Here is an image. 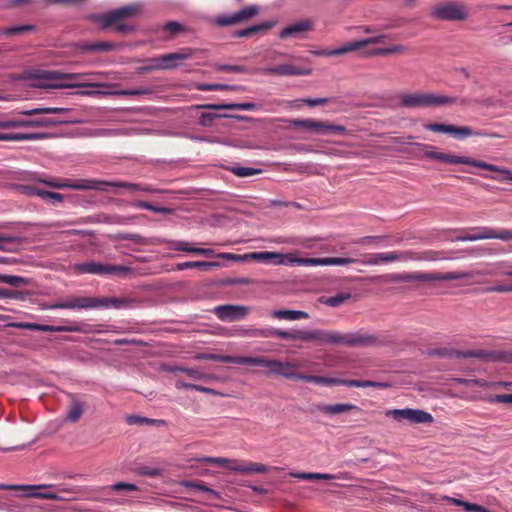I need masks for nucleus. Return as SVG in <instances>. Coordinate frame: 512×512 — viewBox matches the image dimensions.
I'll use <instances>...</instances> for the list:
<instances>
[{"label":"nucleus","instance_id":"nucleus-1","mask_svg":"<svg viewBox=\"0 0 512 512\" xmlns=\"http://www.w3.org/2000/svg\"><path fill=\"white\" fill-rule=\"evenodd\" d=\"M243 336L270 338L277 337L290 341L316 342L320 345H343L348 347H370L382 344L381 339L362 330L349 333H340L327 330L292 329L289 331L276 328H248L242 330Z\"/></svg>","mask_w":512,"mask_h":512},{"label":"nucleus","instance_id":"nucleus-2","mask_svg":"<svg viewBox=\"0 0 512 512\" xmlns=\"http://www.w3.org/2000/svg\"><path fill=\"white\" fill-rule=\"evenodd\" d=\"M489 272L482 271H451V272H403L391 273L374 276L373 281H381L387 283L407 282V283H425L433 281H451L460 279H470L476 276H486Z\"/></svg>","mask_w":512,"mask_h":512},{"label":"nucleus","instance_id":"nucleus-3","mask_svg":"<svg viewBox=\"0 0 512 512\" xmlns=\"http://www.w3.org/2000/svg\"><path fill=\"white\" fill-rule=\"evenodd\" d=\"M414 144L420 148L426 149L424 151V157L427 159L437 160V161L447 163V164H452V165L464 164V165H469V166L485 169V170L492 171V172H498V173L504 174L505 177L504 178H496L494 176H489L486 174H480V176L484 177V178L494 179V180L501 181V182L506 181V180L512 181V171L509 169L501 168L496 165H493V164H490V163H487V162H484L481 160H476V159L466 157V156H458V155L428 150V149H431L432 146H429V145H426L423 143H414Z\"/></svg>","mask_w":512,"mask_h":512},{"label":"nucleus","instance_id":"nucleus-4","mask_svg":"<svg viewBox=\"0 0 512 512\" xmlns=\"http://www.w3.org/2000/svg\"><path fill=\"white\" fill-rule=\"evenodd\" d=\"M478 100H473L468 97H453L446 95H437L433 93H406L400 97V105L406 108H428L440 107L450 104H459L461 106H471L478 103Z\"/></svg>","mask_w":512,"mask_h":512},{"label":"nucleus","instance_id":"nucleus-5","mask_svg":"<svg viewBox=\"0 0 512 512\" xmlns=\"http://www.w3.org/2000/svg\"><path fill=\"white\" fill-rule=\"evenodd\" d=\"M239 365H250L255 367H263L266 370L263 375L266 377L279 376L291 380L294 369L300 367L298 362L282 361L267 357L239 356Z\"/></svg>","mask_w":512,"mask_h":512},{"label":"nucleus","instance_id":"nucleus-6","mask_svg":"<svg viewBox=\"0 0 512 512\" xmlns=\"http://www.w3.org/2000/svg\"><path fill=\"white\" fill-rule=\"evenodd\" d=\"M138 5H127L110 10L103 14L91 16V19L98 23L102 29L114 26V30L120 34H128L134 30L132 25L123 23V20L134 17L139 12Z\"/></svg>","mask_w":512,"mask_h":512},{"label":"nucleus","instance_id":"nucleus-7","mask_svg":"<svg viewBox=\"0 0 512 512\" xmlns=\"http://www.w3.org/2000/svg\"><path fill=\"white\" fill-rule=\"evenodd\" d=\"M424 128L428 131L450 134L456 139H465L470 136L500 138L501 135L486 130H473L469 126H454L444 123H427Z\"/></svg>","mask_w":512,"mask_h":512},{"label":"nucleus","instance_id":"nucleus-8","mask_svg":"<svg viewBox=\"0 0 512 512\" xmlns=\"http://www.w3.org/2000/svg\"><path fill=\"white\" fill-rule=\"evenodd\" d=\"M429 17L440 21H465L468 18L467 7L458 2H445L434 5Z\"/></svg>","mask_w":512,"mask_h":512},{"label":"nucleus","instance_id":"nucleus-9","mask_svg":"<svg viewBox=\"0 0 512 512\" xmlns=\"http://www.w3.org/2000/svg\"><path fill=\"white\" fill-rule=\"evenodd\" d=\"M199 461L203 463L218 464L229 470L242 474L266 473L269 470L268 466L261 463L230 460L222 457H202Z\"/></svg>","mask_w":512,"mask_h":512},{"label":"nucleus","instance_id":"nucleus-10","mask_svg":"<svg viewBox=\"0 0 512 512\" xmlns=\"http://www.w3.org/2000/svg\"><path fill=\"white\" fill-rule=\"evenodd\" d=\"M75 270L82 274L94 275H123L131 271V268L123 265L102 264L98 262H84L75 265Z\"/></svg>","mask_w":512,"mask_h":512},{"label":"nucleus","instance_id":"nucleus-11","mask_svg":"<svg viewBox=\"0 0 512 512\" xmlns=\"http://www.w3.org/2000/svg\"><path fill=\"white\" fill-rule=\"evenodd\" d=\"M101 302L97 297H68L63 301H57L47 305L48 309H72V310H89L100 308Z\"/></svg>","mask_w":512,"mask_h":512},{"label":"nucleus","instance_id":"nucleus-12","mask_svg":"<svg viewBox=\"0 0 512 512\" xmlns=\"http://www.w3.org/2000/svg\"><path fill=\"white\" fill-rule=\"evenodd\" d=\"M386 415L393 417L397 421L407 420L410 423L416 424H427L433 422V416L430 413L419 409H393L388 410Z\"/></svg>","mask_w":512,"mask_h":512},{"label":"nucleus","instance_id":"nucleus-13","mask_svg":"<svg viewBox=\"0 0 512 512\" xmlns=\"http://www.w3.org/2000/svg\"><path fill=\"white\" fill-rule=\"evenodd\" d=\"M196 53V49L190 47H184L179 49L177 52L162 55L157 58L150 59V62H158L160 70L162 69H173L178 67V62L188 60L192 58Z\"/></svg>","mask_w":512,"mask_h":512},{"label":"nucleus","instance_id":"nucleus-14","mask_svg":"<svg viewBox=\"0 0 512 512\" xmlns=\"http://www.w3.org/2000/svg\"><path fill=\"white\" fill-rule=\"evenodd\" d=\"M464 358H478L487 362L512 363V349L509 350H471L463 354Z\"/></svg>","mask_w":512,"mask_h":512},{"label":"nucleus","instance_id":"nucleus-15","mask_svg":"<svg viewBox=\"0 0 512 512\" xmlns=\"http://www.w3.org/2000/svg\"><path fill=\"white\" fill-rule=\"evenodd\" d=\"M259 14V7L256 5H249L231 15H219L215 18V23L218 26H232L242 23L251 19Z\"/></svg>","mask_w":512,"mask_h":512},{"label":"nucleus","instance_id":"nucleus-16","mask_svg":"<svg viewBox=\"0 0 512 512\" xmlns=\"http://www.w3.org/2000/svg\"><path fill=\"white\" fill-rule=\"evenodd\" d=\"M212 312L221 321L234 322L244 319L249 313V308L243 305L226 304L214 307Z\"/></svg>","mask_w":512,"mask_h":512},{"label":"nucleus","instance_id":"nucleus-17","mask_svg":"<svg viewBox=\"0 0 512 512\" xmlns=\"http://www.w3.org/2000/svg\"><path fill=\"white\" fill-rule=\"evenodd\" d=\"M116 181H107L99 179H77L69 180V188L74 190H95L100 192H110L115 188Z\"/></svg>","mask_w":512,"mask_h":512},{"label":"nucleus","instance_id":"nucleus-18","mask_svg":"<svg viewBox=\"0 0 512 512\" xmlns=\"http://www.w3.org/2000/svg\"><path fill=\"white\" fill-rule=\"evenodd\" d=\"M258 71L263 74L278 76H308L312 74V69L302 68L292 64H280L276 66L261 68Z\"/></svg>","mask_w":512,"mask_h":512},{"label":"nucleus","instance_id":"nucleus-19","mask_svg":"<svg viewBox=\"0 0 512 512\" xmlns=\"http://www.w3.org/2000/svg\"><path fill=\"white\" fill-rule=\"evenodd\" d=\"M313 27L314 23L311 19H303L284 27L279 33V38L286 39L293 37L297 39H304V34L312 31Z\"/></svg>","mask_w":512,"mask_h":512},{"label":"nucleus","instance_id":"nucleus-20","mask_svg":"<svg viewBox=\"0 0 512 512\" xmlns=\"http://www.w3.org/2000/svg\"><path fill=\"white\" fill-rule=\"evenodd\" d=\"M291 380H302L308 383H314L322 386H347L348 382V380L340 378H332L318 375H306L298 372L297 369H294Z\"/></svg>","mask_w":512,"mask_h":512},{"label":"nucleus","instance_id":"nucleus-21","mask_svg":"<svg viewBox=\"0 0 512 512\" xmlns=\"http://www.w3.org/2000/svg\"><path fill=\"white\" fill-rule=\"evenodd\" d=\"M289 126L302 128L305 131L325 135V122L315 119H289L287 120Z\"/></svg>","mask_w":512,"mask_h":512},{"label":"nucleus","instance_id":"nucleus-22","mask_svg":"<svg viewBox=\"0 0 512 512\" xmlns=\"http://www.w3.org/2000/svg\"><path fill=\"white\" fill-rule=\"evenodd\" d=\"M61 123L62 121L53 118L11 119L10 129L21 127H52Z\"/></svg>","mask_w":512,"mask_h":512},{"label":"nucleus","instance_id":"nucleus-23","mask_svg":"<svg viewBox=\"0 0 512 512\" xmlns=\"http://www.w3.org/2000/svg\"><path fill=\"white\" fill-rule=\"evenodd\" d=\"M316 409L327 415H338L352 410L360 411V408L350 403L323 404L316 405Z\"/></svg>","mask_w":512,"mask_h":512},{"label":"nucleus","instance_id":"nucleus-24","mask_svg":"<svg viewBox=\"0 0 512 512\" xmlns=\"http://www.w3.org/2000/svg\"><path fill=\"white\" fill-rule=\"evenodd\" d=\"M406 255V252L375 253L371 254L363 263L366 265H377L381 262H394L406 259Z\"/></svg>","mask_w":512,"mask_h":512},{"label":"nucleus","instance_id":"nucleus-25","mask_svg":"<svg viewBox=\"0 0 512 512\" xmlns=\"http://www.w3.org/2000/svg\"><path fill=\"white\" fill-rule=\"evenodd\" d=\"M118 45L113 42H79L76 47L81 52H109L115 50Z\"/></svg>","mask_w":512,"mask_h":512},{"label":"nucleus","instance_id":"nucleus-26","mask_svg":"<svg viewBox=\"0 0 512 512\" xmlns=\"http://www.w3.org/2000/svg\"><path fill=\"white\" fill-rule=\"evenodd\" d=\"M199 109H209V110H246L251 111L257 108L255 103H222V104H202L198 105Z\"/></svg>","mask_w":512,"mask_h":512},{"label":"nucleus","instance_id":"nucleus-27","mask_svg":"<svg viewBox=\"0 0 512 512\" xmlns=\"http://www.w3.org/2000/svg\"><path fill=\"white\" fill-rule=\"evenodd\" d=\"M152 91L149 88L125 89L117 91H86L85 95H118V96H142L149 95Z\"/></svg>","mask_w":512,"mask_h":512},{"label":"nucleus","instance_id":"nucleus-28","mask_svg":"<svg viewBox=\"0 0 512 512\" xmlns=\"http://www.w3.org/2000/svg\"><path fill=\"white\" fill-rule=\"evenodd\" d=\"M49 137V134L36 133H0V141H23V140H41Z\"/></svg>","mask_w":512,"mask_h":512},{"label":"nucleus","instance_id":"nucleus-29","mask_svg":"<svg viewBox=\"0 0 512 512\" xmlns=\"http://www.w3.org/2000/svg\"><path fill=\"white\" fill-rule=\"evenodd\" d=\"M275 21H265L263 23L247 27L245 29L237 30L234 32V37L244 38L250 37L256 33H265L275 25Z\"/></svg>","mask_w":512,"mask_h":512},{"label":"nucleus","instance_id":"nucleus-30","mask_svg":"<svg viewBox=\"0 0 512 512\" xmlns=\"http://www.w3.org/2000/svg\"><path fill=\"white\" fill-rule=\"evenodd\" d=\"M479 240L483 239H500L503 241L512 240V230L502 229L499 232L494 231L489 227H482L479 229Z\"/></svg>","mask_w":512,"mask_h":512},{"label":"nucleus","instance_id":"nucleus-31","mask_svg":"<svg viewBox=\"0 0 512 512\" xmlns=\"http://www.w3.org/2000/svg\"><path fill=\"white\" fill-rule=\"evenodd\" d=\"M271 316L275 319L290 321L309 318V314L305 311L287 309L275 310Z\"/></svg>","mask_w":512,"mask_h":512},{"label":"nucleus","instance_id":"nucleus-32","mask_svg":"<svg viewBox=\"0 0 512 512\" xmlns=\"http://www.w3.org/2000/svg\"><path fill=\"white\" fill-rule=\"evenodd\" d=\"M286 255L277 253V252H254L249 255H245L244 257H250L251 259L257 261H268L274 260L276 264H286Z\"/></svg>","mask_w":512,"mask_h":512},{"label":"nucleus","instance_id":"nucleus-33","mask_svg":"<svg viewBox=\"0 0 512 512\" xmlns=\"http://www.w3.org/2000/svg\"><path fill=\"white\" fill-rule=\"evenodd\" d=\"M99 301L101 302L100 308L113 307L116 309L128 308V307H131L135 303V301L133 299L125 298V297H122V298H116V297L99 298Z\"/></svg>","mask_w":512,"mask_h":512},{"label":"nucleus","instance_id":"nucleus-34","mask_svg":"<svg viewBox=\"0 0 512 512\" xmlns=\"http://www.w3.org/2000/svg\"><path fill=\"white\" fill-rule=\"evenodd\" d=\"M115 188H124L128 190L130 193H136L138 191L147 192V193H161L162 190L155 189L151 185L148 184H137V183H130L125 181H116Z\"/></svg>","mask_w":512,"mask_h":512},{"label":"nucleus","instance_id":"nucleus-35","mask_svg":"<svg viewBox=\"0 0 512 512\" xmlns=\"http://www.w3.org/2000/svg\"><path fill=\"white\" fill-rule=\"evenodd\" d=\"M37 77L45 80H75L81 77L76 73H61L59 71H39Z\"/></svg>","mask_w":512,"mask_h":512},{"label":"nucleus","instance_id":"nucleus-36","mask_svg":"<svg viewBox=\"0 0 512 512\" xmlns=\"http://www.w3.org/2000/svg\"><path fill=\"white\" fill-rule=\"evenodd\" d=\"M11 327L19 329H28L32 331H43V332H59V327L55 325H44L28 322H17L10 324Z\"/></svg>","mask_w":512,"mask_h":512},{"label":"nucleus","instance_id":"nucleus-37","mask_svg":"<svg viewBox=\"0 0 512 512\" xmlns=\"http://www.w3.org/2000/svg\"><path fill=\"white\" fill-rule=\"evenodd\" d=\"M221 264L219 262H208V261H187L177 264L178 270H185L188 268H198L200 270H210L213 268H219Z\"/></svg>","mask_w":512,"mask_h":512},{"label":"nucleus","instance_id":"nucleus-38","mask_svg":"<svg viewBox=\"0 0 512 512\" xmlns=\"http://www.w3.org/2000/svg\"><path fill=\"white\" fill-rule=\"evenodd\" d=\"M68 111L67 108L61 107H37L29 110L18 111L17 114L24 116H34L39 114H62Z\"/></svg>","mask_w":512,"mask_h":512},{"label":"nucleus","instance_id":"nucleus-39","mask_svg":"<svg viewBox=\"0 0 512 512\" xmlns=\"http://www.w3.org/2000/svg\"><path fill=\"white\" fill-rule=\"evenodd\" d=\"M287 263L299 266H324L325 258H297L291 254L286 256Z\"/></svg>","mask_w":512,"mask_h":512},{"label":"nucleus","instance_id":"nucleus-40","mask_svg":"<svg viewBox=\"0 0 512 512\" xmlns=\"http://www.w3.org/2000/svg\"><path fill=\"white\" fill-rule=\"evenodd\" d=\"M238 357L239 356L199 353L195 356V359L238 364Z\"/></svg>","mask_w":512,"mask_h":512},{"label":"nucleus","instance_id":"nucleus-41","mask_svg":"<svg viewBox=\"0 0 512 512\" xmlns=\"http://www.w3.org/2000/svg\"><path fill=\"white\" fill-rule=\"evenodd\" d=\"M348 387H358V388H367V387H373L378 389H387L391 387V384L389 382H378V381H371V380H348L347 382Z\"/></svg>","mask_w":512,"mask_h":512},{"label":"nucleus","instance_id":"nucleus-42","mask_svg":"<svg viewBox=\"0 0 512 512\" xmlns=\"http://www.w3.org/2000/svg\"><path fill=\"white\" fill-rule=\"evenodd\" d=\"M386 38H387V35L381 34V35H377V36H373V37H369V38H365V39H361V40H357V41H351V42H349V45L351 47V52L356 51V50H358L362 47H365L367 45H370V44L382 43V42H384V40Z\"/></svg>","mask_w":512,"mask_h":512},{"label":"nucleus","instance_id":"nucleus-43","mask_svg":"<svg viewBox=\"0 0 512 512\" xmlns=\"http://www.w3.org/2000/svg\"><path fill=\"white\" fill-rule=\"evenodd\" d=\"M351 297L352 295L349 292H340L331 297H321L320 302L330 307H339L345 301L349 300Z\"/></svg>","mask_w":512,"mask_h":512},{"label":"nucleus","instance_id":"nucleus-44","mask_svg":"<svg viewBox=\"0 0 512 512\" xmlns=\"http://www.w3.org/2000/svg\"><path fill=\"white\" fill-rule=\"evenodd\" d=\"M59 332L90 333L92 325L85 322H72L70 325H59Z\"/></svg>","mask_w":512,"mask_h":512},{"label":"nucleus","instance_id":"nucleus-45","mask_svg":"<svg viewBox=\"0 0 512 512\" xmlns=\"http://www.w3.org/2000/svg\"><path fill=\"white\" fill-rule=\"evenodd\" d=\"M113 87L116 84H105V83H91V84H72L68 82H60V83H51L46 85H41L43 88H52V89H60V88H72V87Z\"/></svg>","mask_w":512,"mask_h":512},{"label":"nucleus","instance_id":"nucleus-46","mask_svg":"<svg viewBox=\"0 0 512 512\" xmlns=\"http://www.w3.org/2000/svg\"><path fill=\"white\" fill-rule=\"evenodd\" d=\"M83 413V404L73 399L69 404V409L66 415V419L70 422H77Z\"/></svg>","mask_w":512,"mask_h":512},{"label":"nucleus","instance_id":"nucleus-47","mask_svg":"<svg viewBox=\"0 0 512 512\" xmlns=\"http://www.w3.org/2000/svg\"><path fill=\"white\" fill-rule=\"evenodd\" d=\"M196 89L200 91H217V90H240L241 86L238 85H228V84H207V83H198L196 84Z\"/></svg>","mask_w":512,"mask_h":512},{"label":"nucleus","instance_id":"nucleus-48","mask_svg":"<svg viewBox=\"0 0 512 512\" xmlns=\"http://www.w3.org/2000/svg\"><path fill=\"white\" fill-rule=\"evenodd\" d=\"M351 52L349 42L343 44L340 47L334 49H321L313 51L312 53L316 56H339Z\"/></svg>","mask_w":512,"mask_h":512},{"label":"nucleus","instance_id":"nucleus-49","mask_svg":"<svg viewBox=\"0 0 512 512\" xmlns=\"http://www.w3.org/2000/svg\"><path fill=\"white\" fill-rule=\"evenodd\" d=\"M406 51V47L403 45H392L385 48H374L368 52L371 56H384L394 53H403Z\"/></svg>","mask_w":512,"mask_h":512},{"label":"nucleus","instance_id":"nucleus-50","mask_svg":"<svg viewBox=\"0 0 512 512\" xmlns=\"http://www.w3.org/2000/svg\"><path fill=\"white\" fill-rule=\"evenodd\" d=\"M35 29L33 25H18L0 30V35L4 36H15L23 33L31 32Z\"/></svg>","mask_w":512,"mask_h":512},{"label":"nucleus","instance_id":"nucleus-51","mask_svg":"<svg viewBox=\"0 0 512 512\" xmlns=\"http://www.w3.org/2000/svg\"><path fill=\"white\" fill-rule=\"evenodd\" d=\"M63 492H65L63 490ZM62 491L60 493L56 492H34V490L26 491L25 496L27 497H35L40 499H49V500H67L65 496L61 495Z\"/></svg>","mask_w":512,"mask_h":512},{"label":"nucleus","instance_id":"nucleus-52","mask_svg":"<svg viewBox=\"0 0 512 512\" xmlns=\"http://www.w3.org/2000/svg\"><path fill=\"white\" fill-rule=\"evenodd\" d=\"M214 69L219 72H233V73H242V74H246L249 72V69L246 66L219 64V63L214 64Z\"/></svg>","mask_w":512,"mask_h":512},{"label":"nucleus","instance_id":"nucleus-53","mask_svg":"<svg viewBox=\"0 0 512 512\" xmlns=\"http://www.w3.org/2000/svg\"><path fill=\"white\" fill-rule=\"evenodd\" d=\"M229 116H230L229 114H218V113L205 112L200 115L199 125L202 127H210L216 119L226 118Z\"/></svg>","mask_w":512,"mask_h":512},{"label":"nucleus","instance_id":"nucleus-54","mask_svg":"<svg viewBox=\"0 0 512 512\" xmlns=\"http://www.w3.org/2000/svg\"><path fill=\"white\" fill-rule=\"evenodd\" d=\"M51 486L46 485H16V484H1L0 483V490H21V491H31V490H37V489H44V488H50Z\"/></svg>","mask_w":512,"mask_h":512},{"label":"nucleus","instance_id":"nucleus-55","mask_svg":"<svg viewBox=\"0 0 512 512\" xmlns=\"http://www.w3.org/2000/svg\"><path fill=\"white\" fill-rule=\"evenodd\" d=\"M229 170L238 177H249L258 173H261L260 169L252 168V167H240L233 166L229 168Z\"/></svg>","mask_w":512,"mask_h":512},{"label":"nucleus","instance_id":"nucleus-56","mask_svg":"<svg viewBox=\"0 0 512 512\" xmlns=\"http://www.w3.org/2000/svg\"><path fill=\"white\" fill-rule=\"evenodd\" d=\"M358 262L357 259L348 258V257H325L324 266L329 265H348L351 263Z\"/></svg>","mask_w":512,"mask_h":512},{"label":"nucleus","instance_id":"nucleus-57","mask_svg":"<svg viewBox=\"0 0 512 512\" xmlns=\"http://www.w3.org/2000/svg\"><path fill=\"white\" fill-rule=\"evenodd\" d=\"M183 485L188 488L196 489L208 493L213 496H218L217 492L204 485L201 481H184Z\"/></svg>","mask_w":512,"mask_h":512},{"label":"nucleus","instance_id":"nucleus-58","mask_svg":"<svg viewBox=\"0 0 512 512\" xmlns=\"http://www.w3.org/2000/svg\"><path fill=\"white\" fill-rule=\"evenodd\" d=\"M30 283V280L25 277L16 276V275H7L5 277V284H8L12 287H21L26 286Z\"/></svg>","mask_w":512,"mask_h":512},{"label":"nucleus","instance_id":"nucleus-59","mask_svg":"<svg viewBox=\"0 0 512 512\" xmlns=\"http://www.w3.org/2000/svg\"><path fill=\"white\" fill-rule=\"evenodd\" d=\"M295 477L303 480H331L334 479V476L326 473H297L294 475Z\"/></svg>","mask_w":512,"mask_h":512},{"label":"nucleus","instance_id":"nucleus-60","mask_svg":"<svg viewBox=\"0 0 512 512\" xmlns=\"http://www.w3.org/2000/svg\"><path fill=\"white\" fill-rule=\"evenodd\" d=\"M21 242L22 238L20 236L0 233V251H7V249L4 246V243L20 244Z\"/></svg>","mask_w":512,"mask_h":512},{"label":"nucleus","instance_id":"nucleus-61","mask_svg":"<svg viewBox=\"0 0 512 512\" xmlns=\"http://www.w3.org/2000/svg\"><path fill=\"white\" fill-rule=\"evenodd\" d=\"M163 30L169 32L171 35H176L185 30V27L176 21L167 22L163 26Z\"/></svg>","mask_w":512,"mask_h":512},{"label":"nucleus","instance_id":"nucleus-62","mask_svg":"<svg viewBox=\"0 0 512 512\" xmlns=\"http://www.w3.org/2000/svg\"><path fill=\"white\" fill-rule=\"evenodd\" d=\"M173 249L177 251L189 252L192 254H195V251L197 250L196 247H193L191 243L187 241H175L173 243Z\"/></svg>","mask_w":512,"mask_h":512},{"label":"nucleus","instance_id":"nucleus-63","mask_svg":"<svg viewBox=\"0 0 512 512\" xmlns=\"http://www.w3.org/2000/svg\"><path fill=\"white\" fill-rule=\"evenodd\" d=\"M127 423L130 425H143V424H153L155 420L149 419L146 417L138 416V415H130L127 417Z\"/></svg>","mask_w":512,"mask_h":512},{"label":"nucleus","instance_id":"nucleus-64","mask_svg":"<svg viewBox=\"0 0 512 512\" xmlns=\"http://www.w3.org/2000/svg\"><path fill=\"white\" fill-rule=\"evenodd\" d=\"M111 489L113 491H136L138 490V487L135 484L132 483H126V482H117L111 486Z\"/></svg>","mask_w":512,"mask_h":512}]
</instances>
